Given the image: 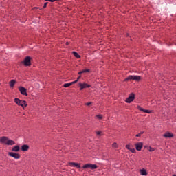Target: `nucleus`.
Masks as SVG:
<instances>
[{
  "instance_id": "1",
  "label": "nucleus",
  "mask_w": 176,
  "mask_h": 176,
  "mask_svg": "<svg viewBox=\"0 0 176 176\" xmlns=\"http://www.w3.org/2000/svg\"><path fill=\"white\" fill-rule=\"evenodd\" d=\"M0 144H2V145H7L8 146H9L15 145L16 142H14V140L9 139V138L6 136H2L0 138Z\"/></svg>"
},
{
  "instance_id": "2",
  "label": "nucleus",
  "mask_w": 176,
  "mask_h": 176,
  "mask_svg": "<svg viewBox=\"0 0 176 176\" xmlns=\"http://www.w3.org/2000/svg\"><path fill=\"white\" fill-rule=\"evenodd\" d=\"M14 102H15V104H16V105L19 107H21L23 109L27 108V105H28V104H27V101L20 100L19 98H15L14 99Z\"/></svg>"
},
{
  "instance_id": "3",
  "label": "nucleus",
  "mask_w": 176,
  "mask_h": 176,
  "mask_svg": "<svg viewBox=\"0 0 176 176\" xmlns=\"http://www.w3.org/2000/svg\"><path fill=\"white\" fill-rule=\"evenodd\" d=\"M141 79H142V78L140 76L130 75L124 80V82H128V80H135V82H140Z\"/></svg>"
},
{
  "instance_id": "4",
  "label": "nucleus",
  "mask_w": 176,
  "mask_h": 176,
  "mask_svg": "<svg viewBox=\"0 0 176 176\" xmlns=\"http://www.w3.org/2000/svg\"><path fill=\"white\" fill-rule=\"evenodd\" d=\"M31 56H25L23 61V65L25 67H31Z\"/></svg>"
},
{
  "instance_id": "5",
  "label": "nucleus",
  "mask_w": 176,
  "mask_h": 176,
  "mask_svg": "<svg viewBox=\"0 0 176 176\" xmlns=\"http://www.w3.org/2000/svg\"><path fill=\"white\" fill-rule=\"evenodd\" d=\"M134 100H135V94H134V93H131L129 96L126 98L125 102L130 104L131 102H133Z\"/></svg>"
},
{
  "instance_id": "6",
  "label": "nucleus",
  "mask_w": 176,
  "mask_h": 176,
  "mask_svg": "<svg viewBox=\"0 0 176 176\" xmlns=\"http://www.w3.org/2000/svg\"><path fill=\"white\" fill-rule=\"evenodd\" d=\"M98 166H97L96 164H87L85 165L82 166V168L85 170H87L88 168H90V170H96L98 168Z\"/></svg>"
},
{
  "instance_id": "7",
  "label": "nucleus",
  "mask_w": 176,
  "mask_h": 176,
  "mask_svg": "<svg viewBox=\"0 0 176 176\" xmlns=\"http://www.w3.org/2000/svg\"><path fill=\"white\" fill-rule=\"evenodd\" d=\"M162 137L164 138H174V133L170 132V131H166L165 132L163 135Z\"/></svg>"
},
{
  "instance_id": "8",
  "label": "nucleus",
  "mask_w": 176,
  "mask_h": 176,
  "mask_svg": "<svg viewBox=\"0 0 176 176\" xmlns=\"http://www.w3.org/2000/svg\"><path fill=\"white\" fill-rule=\"evenodd\" d=\"M135 149L136 151H141L142 149V147L144 146V142H139L138 143L135 144Z\"/></svg>"
},
{
  "instance_id": "9",
  "label": "nucleus",
  "mask_w": 176,
  "mask_h": 176,
  "mask_svg": "<svg viewBox=\"0 0 176 176\" xmlns=\"http://www.w3.org/2000/svg\"><path fill=\"white\" fill-rule=\"evenodd\" d=\"M8 156H10V157H13L14 159H20L21 156L20 154L17 153H13V152H9L8 153Z\"/></svg>"
},
{
  "instance_id": "10",
  "label": "nucleus",
  "mask_w": 176,
  "mask_h": 176,
  "mask_svg": "<svg viewBox=\"0 0 176 176\" xmlns=\"http://www.w3.org/2000/svg\"><path fill=\"white\" fill-rule=\"evenodd\" d=\"M18 89L22 96H28V94L27 93V89H25L24 87H19Z\"/></svg>"
},
{
  "instance_id": "11",
  "label": "nucleus",
  "mask_w": 176,
  "mask_h": 176,
  "mask_svg": "<svg viewBox=\"0 0 176 176\" xmlns=\"http://www.w3.org/2000/svg\"><path fill=\"white\" fill-rule=\"evenodd\" d=\"M137 109H139V111H141V112H144V113H152V112H153V111L146 110V109L141 107V106H140V105L137 106Z\"/></svg>"
},
{
  "instance_id": "12",
  "label": "nucleus",
  "mask_w": 176,
  "mask_h": 176,
  "mask_svg": "<svg viewBox=\"0 0 176 176\" xmlns=\"http://www.w3.org/2000/svg\"><path fill=\"white\" fill-rule=\"evenodd\" d=\"M78 85L80 87V90H83V89H87L89 87H91V85H90L89 84H87V83L80 82Z\"/></svg>"
},
{
  "instance_id": "13",
  "label": "nucleus",
  "mask_w": 176,
  "mask_h": 176,
  "mask_svg": "<svg viewBox=\"0 0 176 176\" xmlns=\"http://www.w3.org/2000/svg\"><path fill=\"white\" fill-rule=\"evenodd\" d=\"M21 149V151H23V152H27V151L30 149V146H28V144L22 145Z\"/></svg>"
},
{
  "instance_id": "14",
  "label": "nucleus",
  "mask_w": 176,
  "mask_h": 176,
  "mask_svg": "<svg viewBox=\"0 0 176 176\" xmlns=\"http://www.w3.org/2000/svg\"><path fill=\"white\" fill-rule=\"evenodd\" d=\"M12 152H19L20 151V146H19V145L14 146L12 148Z\"/></svg>"
},
{
  "instance_id": "15",
  "label": "nucleus",
  "mask_w": 176,
  "mask_h": 176,
  "mask_svg": "<svg viewBox=\"0 0 176 176\" xmlns=\"http://www.w3.org/2000/svg\"><path fill=\"white\" fill-rule=\"evenodd\" d=\"M140 175L146 176L148 175V172H146V170L145 168H142L140 170Z\"/></svg>"
},
{
  "instance_id": "16",
  "label": "nucleus",
  "mask_w": 176,
  "mask_h": 176,
  "mask_svg": "<svg viewBox=\"0 0 176 176\" xmlns=\"http://www.w3.org/2000/svg\"><path fill=\"white\" fill-rule=\"evenodd\" d=\"M9 85H10V87L13 89V87H14V85H16V81L15 80H11L10 82H9Z\"/></svg>"
},
{
  "instance_id": "17",
  "label": "nucleus",
  "mask_w": 176,
  "mask_h": 176,
  "mask_svg": "<svg viewBox=\"0 0 176 176\" xmlns=\"http://www.w3.org/2000/svg\"><path fill=\"white\" fill-rule=\"evenodd\" d=\"M111 146L113 149H118V148H119V145L116 142L113 143Z\"/></svg>"
},
{
  "instance_id": "18",
  "label": "nucleus",
  "mask_w": 176,
  "mask_h": 176,
  "mask_svg": "<svg viewBox=\"0 0 176 176\" xmlns=\"http://www.w3.org/2000/svg\"><path fill=\"white\" fill-rule=\"evenodd\" d=\"M72 53L76 58H80V55L78 52L74 51Z\"/></svg>"
},
{
  "instance_id": "19",
  "label": "nucleus",
  "mask_w": 176,
  "mask_h": 176,
  "mask_svg": "<svg viewBox=\"0 0 176 176\" xmlns=\"http://www.w3.org/2000/svg\"><path fill=\"white\" fill-rule=\"evenodd\" d=\"M90 72V69H84L81 72H79L78 74L79 75H80L81 74H85V72Z\"/></svg>"
},
{
  "instance_id": "20",
  "label": "nucleus",
  "mask_w": 176,
  "mask_h": 176,
  "mask_svg": "<svg viewBox=\"0 0 176 176\" xmlns=\"http://www.w3.org/2000/svg\"><path fill=\"white\" fill-rule=\"evenodd\" d=\"M69 86H72V83L67 82L63 85V87H69Z\"/></svg>"
},
{
  "instance_id": "21",
  "label": "nucleus",
  "mask_w": 176,
  "mask_h": 176,
  "mask_svg": "<svg viewBox=\"0 0 176 176\" xmlns=\"http://www.w3.org/2000/svg\"><path fill=\"white\" fill-rule=\"evenodd\" d=\"M144 131H141L140 133L136 134L135 137H138V138L141 137V135H142V134H144Z\"/></svg>"
},
{
  "instance_id": "22",
  "label": "nucleus",
  "mask_w": 176,
  "mask_h": 176,
  "mask_svg": "<svg viewBox=\"0 0 176 176\" xmlns=\"http://www.w3.org/2000/svg\"><path fill=\"white\" fill-rule=\"evenodd\" d=\"M149 152H155V148H152L151 146L148 147Z\"/></svg>"
},
{
  "instance_id": "23",
  "label": "nucleus",
  "mask_w": 176,
  "mask_h": 176,
  "mask_svg": "<svg viewBox=\"0 0 176 176\" xmlns=\"http://www.w3.org/2000/svg\"><path fill=\"white\" fill-rule=\"evenodd\" d=\"M96 116L99 120H101L103 118L102 115H101V114L96 115Z\"/></svg>"
},
{
  "instance_id": "24",
  "label": "nucleus",
  "mask_w": 176,
  "mask_h": 176,
  "mask_svg": "<svg viewBox=\"0 0 176 176\" xmlns=\"http://www.w3.org/2000/svg\"><path fill=\"white\" fill-rule=\"evenodd\" d=\"M129 151L132 153H137V151H135V148H131Z\"/></svg>"
},
{
  "instance_id": "25",
  "label": "nucleus",
  "mask_w": 176,
  "mask_h": 176,
  "mask_svg": "<svg viewBox=\"0 0 176 176\" xmlns=\"http://www.w3.org/2000/svg\"><path fill=\"white\" fill-rule=\"evenodd\" d=\"M125 148H126V149H128V151H130L131 149V147L130 144H126L125 146Z\"/></svg>"
},
{
  "instance_id": "26",
  "label": "nucleus",
  "mask_w": 176,
  "mask_h": 176,
  "mask_svg": "<svg viewBox=\"0 0 176 176\" xmlns=\"http://www.w3.org/2000/svg\"><path fill=\"white\" fill-rule=\"evenodd\" d=\"M75 164H76V163L75 162H69V166H70L71 167H72V166H75Z\"/></svg>"
},
{
  "instance_id": "27",
  "label": "nucleus",
  "mask_w": 176,
  "mask_h": 176,
  "mask_svg": "<svg viewBox=\"0 0 176 176\" xmlns=\"http://www.w3.org/2000/svg\"><path fill=\"white\" fill-rule=\"evenodd\" d=\"M74 167H76L77 168H80V164L76 163Z\"/></svg>"
},
{
  "instance_id": "28",
  "label": "nucleus",
  "mask_w": 176,
  "mask_h": 176,
  "mask_svg": "<svg viewBox=\"0 0 176 176\" xmlns=\"http://www.w3.org/2000/svg\"><path fill=\"white\" fill-rule=\"evenodd\" d=\"M91 104H93V102H89L86 103L85 105H87V107H89V106L91 105Z\"/></svg>"
},
{
  "instance_id": "29",
  "label": "nucleus",
  "mask_w": 176,
  "mask_h": 176,
  "mask_svg": "<svg viewBox=\"0 0 176 176\" xmlns=\"http://www.w3.org/2000/svg\"><path fill=\"white\" fill-rule=\"evenodd\" d=\"M96 135L101 136V131H96Z\"/></svg>"
},
{
  "instance_id": "30",
  "label": "nucleus",
  "mask_w": 176,
  "mask_h": 176,
  "mask_svg": "<svg viewBox=\"0 0 176 176\" xmlns=\"http://www.w3.org/2000/svg\"><path fill=\"white\" fill-rule=\"evenodd\" d=\"M77 82H78V80H76L75 81H73L70 83H72V85H75V83H77Z\"/></svg>"
},
{
  "instance_id": "31",
  "label": "nucleus",
  "mask_w": 176,
  "mask_h": 176,
  "mask_svg": "<svg viewBox=\"0 0 176 176\" xmlns=\"http://www.w3.org/2000/svg\"><path fill=\"white\" fill-rule=\"evenodd\" d=\"M47 3H45L44 5H43V9H45V8H46V6H47Z\"/></svg>"
},
{
  "instance_id": "32",
  "label": "nucleus",
  "mask_w": 176,
  "mask_h": 176,
  "mask_svg": "<svg viewBox=\"0 0 176 176\" xmlns=\"http://www.w3.org/2000/svg\"><path fill=\"white\" fill-rule=\"evenodd\" d=\"M46 1H48V2H54V0H45Z\"/></svg>"
},
{
  "instance_id": "33",
  "label": "nucleus",
  "mask_w": 176,
  "mask_h": 176,
  "mask_svg": "<svg viewBox=\"0 0 176 176\" xmlns=\"http://www.w3.org/2000/svg\"><path fill=\"white\" fill-rule=\"evenodd\" d=\"M79 79H80V76L78 77V78L76 79V80H79Z\"/></svg>"
},
{
  "instance_id": "34",
  "label": "nucleus",
  "mask_w": 176,
  "mask_h": 176,
  "mask_svg": "<svg viewBox=\"0 0 176 176\" xmlns=\"http://www.w3.org/2000/svg\"><path fill=\"white\" fill-rule=\"evenodd\" d=\"M172 176H176V175H175V174H174V175H173Z\"/></svg>"
},
{
  "instance_id": "35",
  "label": "nucleus",
  "mask_w": 176,
  "mask_h": 176,
  "mask_svg": "<svg viewBox=\"0 0 176 176\" xmlns=\"http://www.w3.org/2000/svg\"><path fill=\"white\" fill-rule=\"evenodd\" d=\"M126 36H129V34H126Z\"/></svg>"
}]
</instances>
